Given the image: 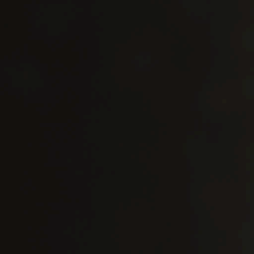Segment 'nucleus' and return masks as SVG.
I'll use <instances>...</instances> for the list:
<instances>
[{"label":"nucleus","instance_id":"obj_1","mask_svg":"<svg viewBox=\"0 0 254 254\" xmlns=\"http://www.w3.org/2000/svg\"><path fill=\"white\" fill-rule=\"evenodd\" d=\"M15 111L12 113V231H16V124Z\"/></svg>","mask_w":254,"mask_h":254},{"label":"nucleus","instance_id":"obj_2","mask_svg":"<svg viewBox=\"0 0 254 254\" xmlns=\"http://www.w3.org/2000/svg\"><path fill=\"white\" fill-rule=\"evenodd\" d=\"M15 0H12V20L15 22Z\"/></svg>","mask_w":254,"mask_h":254},{"label":"nucleus","instance_id":"obj_3","mask_svg":"<svg viewBox=\"0 0 254 254\" xmlns=\"http://www.w3.org/2000/svg\"><path fill=\"white\" fill-rule=\"evenodd\" d=\"M19 53V49H17L16 52L14 53V63L16 62L15 56H16V55L17 54H18Z\"/></svg>","mask_w":254,"mask_h":254},{"label":"nucleus","instance_id":"obj_4","mask_svg":"<svg viewBox=\"0 0 254 254\" xmlns=\"http://www.w3.org/2000/svg\"><path fill=\"white\" fill-rule=\"evenodd\" d=\"M13 89H14L13 88H12V93H14V92H15V90H14Z\"/></svg>","mask_w":254,"mask_h":254}]
</instances>
